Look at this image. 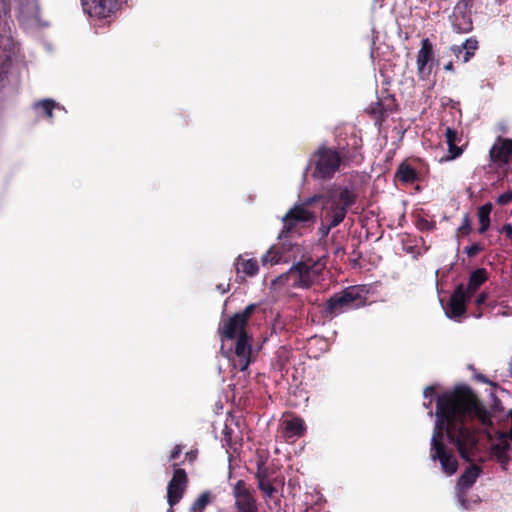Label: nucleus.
I'll list each match as a JSON object with an SVG mask.
<instances>
[{
  "label": "nucleus",
  "mask_w": 512,
  "mask_h": 512,
  "mask_svg": "<svg viewBox=\"0 0 512 512\" xmlns=\"http://www.w3.org/2000/svg\"><path fill=\"white\" fill-rule=\"evenodd\" d=\"M326 262L327 257L323 256L316 261L309 257L296 263L299 267L298 282L301 288L307 289L314 284L321 271L325 268Z\"/></svg>",
  "instance_id": "0eeeda50"
},
{
  "label": "nucleus",
  "mask_w": 512,
  "mask_h": 512,
  "mask_svg": "<svg viewBox=\"0 0 512 512\" xmlns=\"http://www.w3.org/2000/svg\"><path fill=\"white\" fill-rule=\"evenodd\" d=\"M315 221V213L305 208V204H295L282 218L283 227L279 233V238H288L296 233L298 229L308 227Z\"/></svg>",
  "instance_id": "39448f33"
},
{
  "label": "nucleus",
  "mask_w": 512,
  "mask_h": 512,
  "mask_svg": "<svg viewBox=\"0 0 512 512\" xmlns=\"http://www.w3.org/2000/svg\"><path fill=\"white\" fill-rule=\"evenodd\" d=\"M299 267L295 263L287 272L277 277L276 283L278 285L287 286L289 288H301L298 282Z\"/></svg>",
  "instance_id": "4be33fe9"
},
{
  "label": "nucleus",
  "mask_w": 512,
  "mask_h": 512,
  "mask_svg": "<svg viewBox=\"0 0 512 512\" xmlns=\"http://www.w3.org/2000/svg\"><path fill=\"white\" fill-rule=\"evenodd\" d=\"M283 435L286 439L300 438L306 431L305 422L300 417H293L283 421Z\"/></svg>",
  "instance_id": "a211bd4d"
},
{
  "label": "nucleus",
  "mask_w": 512,
  "mask_h": 512,
  "mask_svg": "<svg viewBox=\"0 0 512 512\" xmlns=\"http://www.w3.org/2000/svg\"><path fill=\"white\" fill-rule=\"evenodd\" d=\"M255 304H250L241 312H237L222 320L218 333L222 342L237 339L242 333H248L247 325L250 317L256 310Z\"/></svg>",
  "instance_id": "423d86ee"
},
{
  "label": "nucleus",
  "mask_w": 512,
  "mask_h": 512,
  "mask_svg": "<svg viewBox=\"0 0 512 512\" xmlns=\"http://www.w3.org/2000/svg\"><path fill=\"white\" fill-rule=\"evenodd\" d=\"M237 273L243 272L246 276L253 277L259 271L258 262L256 259L243 260L241 256L237 259L236 264Z\"/></svg>",
  "instance_id": "b1692460"
},
{
  "label": "nucleus",
  "mask_w": 512,
  "mask_h": 512,
  "mask_svg": "<svg viewBox=\"0 0 512 512\" xmlns=\"http://www.w3.org/2000/svg\"><path fill=\"white\" fill-rule=\"evenodd\" d=\"M475 379L479 382L489 384L491 386H495V383H493L491 380H489L484 374H481V373L476 374Z\"/></svg>",
  "instance_id": "37998d69"
},
{
  "label": "nucleus",
  "mask_w": 512,
  "mask_h": 512,
  "mask_svg": "<svg viewBox=\"0 0 512 512\" xmlns=\"http://www.w3.org/2000/svg\"><path fill=\"white\" fill-rule=\"evenodd\" d=\"M83 11L90 17H110L121 5V0H81Z\"/></svg>",
  "instance_id": "9b49d317"
},
{
  "label": "nucleus",
  "mask_w": 512,
  "mask_h": 512,
  "mask_svg": "<svg viewBox=\"0 0 512 512\" xmlns=\"http://www.w3.org/2000/svg\"><path fill=\"white\" fill-rule=\"evenodd\" d=\"M57 106L56 102L52 99H44L35 104V108L41 109L43 114L48 118H53V110Z\"/></svg>",
  "instance_id": "c756f323"
},
{
  "label": "nucleus",
  "mask_w": 512,
  "mask_h": 512,
  "mask_svg": "<svg viewBox=\"0 0 512 512\" xmlns=\"http://www.w3.org/2000/svg\"><path fill=\"white\" fill-rule=\"evenodd\" d=\"M472 231L470 215L466 213L462 219V223L457 229L459 236H468Z\"/></svg>",
  "instance_id": "2f4dec72"
},
{
  "label": "nucleus",
  "mask_w": 512,
  "mask_h": 512,
  "mask_svg": "<svg viewBox=\"0 0 512 512\" xmlns=\"http://www.w3.org/2000/svg\"><path fill=\"white\" fill-rule=\"evenodd\" d=\"M324 198L332 226H338L345 219L348 209L355 204L357 195L347 187H338L329 190Z\"/></svg>",
  "instance_id": "20e7f679"
},
{
  "label": "nucleus",
  "mask_w": 512,
  "mask_h": 512,
  "mask_svg": "<svg viewBox=\"0 0 512 512\" xmlns=\"http://www.w3.org/2000/svg\"><path fill=\"white\" fill-rule=\"evenodd\" d=\"M488 280V272L485 268H477L471 272L465 291L472 297L478 288Z\"/></svg>",
  "instance_id": "412c9836"
},
{
  "label": "nucleus",
  "mask_w": 512,
  "mask_h": 512,
  "mask_svg": "<svg viewBox=\"0 0 512 512\" xmlns=\"http://www.w3.org/2000/svg\"><path fill=\"white\" fill-rule=\"evenodd\" d=\"M509 448V443L506 440H502L500 443L492 446V452L499 462L504 463L508 459L507 453Z\"/></svg>",
  "instance_id": "cd10ccee"
},
{
  "label": "nucleus",
  "mask_w": 512,
  "mask_h": 512,
  "mask_svg": "<svg viewBox=\"0 0 512 512\" xmlns=\"http://www.w3.org/2000/svg\"><path fill=\"white\" fill-rule=\"evenodd\" d=\"M482 469L476 464L469 466L464 473L459 477L457 486L460 490H468L476 482L480 476Z\"/></svg>",
  "instance_id": "aec40b11"
},
{
  "label": "nucleus",
  "mask_w": 512,
  "mask_h": 512,
  "mask_svg": "<svg viewBox=\"0 0 512 512\" xmlns=\"http://www.w3.org/2000/svg\"><path fill=\"white\" fill-rule=\"evenodd\" d=\"M506 437L508 439L512 440V424H511L509 431L506 433Z\"/></svg>",
  "instance_id": "3c124183"
},
{
  "label": "nucleus",
  "mask_w": 512,
  "mask_h": 512,
  "mask_svg": "<svg viewBox=\"0 0 512 512\" xmlns=\"http://www.w3.org/2000/svg\"><path fill=\"white\" fill-rule=\"evenodd\" d=\"M430 457L433 461H439L441 470L448 476L457 472L458 461L453 452L445 445L430 448Z\"/></svg>",
  "instance_id": "f8f14e48"
},
{
  "label": "nucleus",
  "mask_w": 512,
  "mask_h": 512,
  "mask_svg": "<svg viewBox=\"0 0 512 512\" xmlns=\"http://www.w3.org/2000/svg\"><path fill=\"white\" fill-rule=\"evenodd\" d=\"M258 488H259L262 492H264V494H265L267 497H269V498L273 497L274 493L276 492L275 487L273 486V484H272V483H270V481H269V480H268V481H260V482L258 483Z\"/></svg>",
  "instance_id": "72a5a7b5"
},
{
  "label": "nucleus",
  "mask_w": 512,
  "mask_h": 512,
  "mask_svg": "<svg viewBox=\"0 0 512 512\" xmlns=\"http://www.w3.org/2000/svg\"><path fill=\"white\" fill-rule=\"evenodd\" d=\"M478 48V41L476 39L470 38L467 39L462 45H454L451 47L452 52L456 56L457 59H460L463 50H466L467 52H470L471 56H474L475 51Z\"/></svg>",
  "instance_id": "bb28decb"
},
{
  "label": "nucleus",
  "mask_w": 512,
  "mask_h": 512,
  "mask_svg": "<svg viewBox=\"0 0 512 512\" xmlns=\"http://www.w3.org/2000/svg\"><path fill=\"white\" fill-rule=\"evenodd\" d=\"M484 250V246L480 243H473L465 248V253L472 258Z\"/></svg>",
  "instance_id": "f704fd0d"
},
{
  "label": "nucleus",
  "mask_w": 512,
  "mask_h": 512,
  "mask_svg": "<svg viewBox=\"0 0 512 512\" xmlns=\"http://www.w3.org/2000/svg\"><path fill=\"white\" fill-rule=\"evenodd\" d=\"M499 232L504 234L508 239H512V225L510 223L504 224Z\"/></svg>",
  "instance_id": "ea45409f"
},
{
  "label": "nucleus",
  "mask_w": 512,
  "mask_h": 512,
  "mask_svg": "<svg viewBox=\"0 0 512 512\" xmlns=\"http://www.w3.org/2000/svg\"><path fill=\"white\" fill-rule=\"evenodd\" d=\"M466 491L467 490H460L459 489V493H458V500H459L462 508H464V509H468L469 508V502L466 499Z\"/></svg>",
  "instance_id": "4c0bfd02"
},
{
  "label": "nucleus",
  "mask_w": 512,
  "mask_h": 512,
  "mask_svg": "<svg viewBox=\"0 0 512 512\" xmlns=\"http://www.w3.org/2000/svg\"><path fill=\"white\" fill-rule=\"evenodd\" d=\"M512 201V189L499 195L496 199V203L500 206H505Z\"/></svg>",
  "instance_id": "c9c22d12"
},
{
  "label": "nucleus",
  "mask_w": 512,
  "mask_h": 512,
  "mask_svg": "<svg viewBox=\"0 0 512 512\" xmlns=\"http://www.w3.org/2000/svg\"><path fill=\"white\" fill-rule=\"evenodd\" d=\"M446 143L448 145V151L451 154V159H455L462 154V149L456 145L458 139L457 131L453 128L447 127L445 131Z\"/></svg>",
  "instance_id": "393cba45"
},
{
  "label": "nucleus",
  "mask_w": 512,
  "mask_h": 512,
  "mask_svg": "<svg viewBox=\"0 0 512 512\" xmlns=\"http://www.w3.org/2000/svg\"><path fill=\"white\" fill-rule=\"evenodd\" d=\"M366 303L367 297L363 289L359 286H350L327 299L321 309V315L324 319L332 320L342 313L364 307Z\"/></svg>",
  "instance_id": "f03ea898"
},
{
  "label": "nucleus",
  "mask_w": 512,
  "mask_h": 512,
  "mask_svg": "<svg viewBox=\"0 0 512 512\" xmlns=\"http://www.w3.org/2000/svg\"><path fill=\"white\" fill-rule=\"evenodd\" d=\"M342 157L335 148L320 146L310 158L313 167L312 177L319 180H330L340 169Z\"/></svg>",
  "instance_id": "7ed1b4c3"
},
{
  "label": "nucleus",
  "mask_w": 512,
  "mask_h": 512,
  "mask_svg": "<svg viewBox=\"0 0 512 512\" xmlns=\"http://www.w3.org/2000/svg\"><path fill=\"white\" fill-rule=\"evenodd\" d=\"M210 503V492H203L191 505V512H202Z\"/></svg>",
  "instance_id": "c85d7f7f"
},
{
  "label": "nucleus",
  "mask_w": 512,
  "mask_h": 512,
  "mask_svg": "<svg viewBox=\"0 0 512 512\" xmlns=\"http://www.w3.org/2000/svg\"><path fill=\"white\" fill-rule=\"evenodd\" d=\"M444 69L446 71H453L454 70V67H453V63L450 61L448 62L445 66H444Z\"/></svg>",
  "instance_id": "8fccbe9b"
},
{
  "label": "nucleus",
  "mask_w": 512,
  "mask_h": 512,
  "mask_svg": "<svg viewBox=\"0 0 512 512\" xmlns=\"http://www.w3.org/2000/svg\"><path fill=\"white\" fill-rule=\"evenodd\" d=\"M186 457L189 458L190 461L196 458V452L190 451L186 453Z\"/></svg>",
  "instance_id": "09e8293b"
},
{
  "label": "nucleus",
  "mask_w": 512,
  "mask_h": 512,
  "mask_svg": "<svg viewBox=\"0 0 512 512\" xmlns=\"http://www.w3.org/2000/svg\"><path fill=\"white\" fill-rule=\"evenodd\" d=\"M470 298L464 284L457 285L448 302V316L450 318L462 316L466 312V303Z\"/></svg>",
  "instance_id": "dca6fc26"
},
{
  "label": "nucleus",
  "mask_w": 512,
  "mask_h": 512,
  "mask_svg": "<svg viewBox=\"0 0 512 512\" xmlns=\"http://www.w3.org/2000/svg\"><path fill=\"white\" fill-rule=\"evenodd\" d=\"M177 466V463L173 464L174 472L167 485V502L171 508L183 498L188 485L186 471L182 468H177Z\"/></svg>",
  "instance_id": "6e6552de"
},
{
  "label": "nucleus",
  "mask_w": 512,
  "mask_h": 512,
  "mask_svg": "<svg viewBox=\"0 0 512 512\" xmlns=\"http://www.w3.org/2000/svg\"><path fill=\"white\" fill-rule=\"evenodd\" d=\"M493 205L488 202L478 208V220L480 227L478 229L479 234H484L490 227V214L492 212Z\"/></svg>",
  "instance_id": "5701e85b"
},
{
  "label": "nucleus",
  "mask_w": 512,
  "mask_h": 512,
  "mask_svg": "<svg viewBox=\"0 0 512 512\" xmlns=\"http://www.w3.org/2000/svg\"><path fill=\"white\" fill-rule=\"evenodd\" d=\"M218 289H221L222 293H225L228 290V288L226 289L222 285H219Z\"/></svg>",
  "instance_id": "603ef678"
},
{
  "label": "nucleus",
  "mask_w": 512,
  "mask_h": 512,
  "mask_svg": "<svg viewBox=\"0 0 512 512\" xmlns=\"http://www.w3.org/2000/svg\"><path fill=\"white\" fill-rule=\"evenodd\" d=\"M417 227L420 230L431 231L435 228V222L429 221L425 218H420L417 221Z\"/></svg>",
  "instance_id": "e433bc0d"
},
{
  "label": "nucleus",
  "mask_w": 512,
  "mask_h": 512,
  "mask_svg": "<svg viewBox=\"0 0 512 512\" xmlns=\"http://www.w3.org/2000/svg\"><path fill=\"white\" fill-rule=\"evenodd\" d=\"M435 416L431 447L445 445V435L460 458L473 463L479 453V438L476 429L467 426V422L476 419L485 427L493 425L489 411L478 396L467 385L456 386L437 397Z\"/></svg>",
  "instance_id": "f257e3e1"
},
{
  "label": "nucleus",
  "mask_w": 512,
  "mask_h": 512,
  "mask_svg": "<svg viewBox=\"0 0 512 512\" xmlns=\"http://www.w3.org/2000/svg\"><path fill=\"white\" fill-rule=\"evenodd\" d=\"M434 60L433 44L429 38L421 41V48L417 53V73L419 76H428L432 72V61Z\"/></svg>",
  "instance_id": "ddd939ff"
},
{
  "label": "nucleus",
  "mask_w": 512,
  "mask_h": 512,
  "mask_svg": "<svg viewBox=\"0 0 512 512\" xmlns=\"http://www.w3.org/2000/svg\"><path fill=\"white\" fill-rule=\"evenodd\" d=\"M431 404H432V400H430L427 404H426V403H424V406H425L426 408H429V407L431 406Z\"/></svg>",
  "instance_id": "864d4df0"
},
{
  "label": "nucleus",
  "mask_w": 512,
  "mask_h": 512,
  "mask_svg": "<svg viewBox=\"0 0 512 512\" xmlns=\"http://www.w3.org/2000/svg\"><path fill=\"white\" fill-rule=\"evenodd\" d=\"M361 148V140L359 139H354V144H353V151L350 152L348 149L346 148H341V157H342V162H354V163H360L362 161V155L360 154V152L358 151V149Z\"/></svg>",
  "instance_id": "a878e982"
},
{
  "label": "nucleus",
  "mask_w": 512,
  "mask_h": 512,
  "mask_svg": "<svg viewBox=\"0 0 512 512\" xmlns=\"http://www.w3.org/2000/svg\"><path fill=\"white\" fill-rule=\"evenodd\" d=\"M491 162L504 166L512 159V139L498 137L489 151Z\"/></svg>",
  "instance_id": "2eb2a0df"
},
{
  "label": "nucleus",
  "mask_w": 512,
  "mask_h": 512,
  "mask_svg": "<svg viewBox=\"0 0 512 512\" xmlns=\"http://www.w3.org/2000/svg\"><path fill=\"white\" fill-rule=\"evenodd\" d=\"M466 491L467 490H460L459 489V493H458V500H459L462 508H464V509H468L469 508V502L466 499Z\"/></svg>",
  "instance_id": "58836bf2"
},
{
  "label": "nucleus",
  "mask_w": 512,
  "mask_h": 512,
  "mask_svg": "<svg viewBox=\"0 0 512 512\" xmlns=\"http://www.w3.org/2000/svg\"><path fill=\"white\" fill-rule=\"evenodd\" d=\"M255 477L257 478L258 483L260 481H268L269 469L265 467V463L262 460L257 462V472L255 474Z\"/></svg>",
  "instance_id": "473e14b6"
},
{
  "label": "nucleus",
  "mask_w": 512,
  "mask_h": 512,
  "mask_svg": "<svg viewBox=\"0 0 512 512\" xmlns=\"http://www.w3.org/2000/svg\"><path fill=\"white\" fill-rule=\"evenodd\" d=\"M395 110L396 103L392 95H387L381 99L378 98L376 102L371 103L366 109L367 113L371 115L378 124H381L386 117Z\"/></svg>",
  "instance_id": "4468645a"
},
{
  "label": "nucleus",
  "mask_w": 512,
  "mask_h": 512,
  "mask_svg": "<svg viewBox=\"0 0 512 512\" xmlns=\"http://www.w3.org/2000/svg\"><path fill=\"white\" fill-rule=\"evenodd\" d=\"M472 58L470 52H467L466 50H463V54L459 60H461L463 63L468 62Z\"/></svg>",
  "instance_id": "de8ad7c7"
},
{
  "label": "nucleus",
  "mask_w": 512,
  "mask_h": 512,
  "mask_svg": "<svg viewBox=\"0 0 512 512\" xmlns=\"http://www.w3.org/2000/svg\"><path fill=\"white\" fill-rule=\"evenodd\" d=\"M450 20L453 29L458 33H467L473 28L470 14L467 12L466 3H459L455 6Z\"/></svg>",
  "instance_id": "f3484780"
},
{
  "label": "nucleus",
  "mask_w": 512,
  "mask_h": 512,
  "mask_svg": "<svg viewBox=\"0 0 512 512\" xmlns=\"http://www.w3.org/2000/svg\"><path fill=\"white\" fill-rule=\"evenodd\" d=\"M182 452V446L181 445H175L173 450L170 453L169 460L174 461L176 460Z\"/></svg>",
  "instance_id": "a19ab883"
},
{
  "label": "nucleus",
  "mask_w": 512,
  "mask_h": 512,
  "mask_svg": "<svg viewBox=\"0 0 512 512\" xmlns=\"http://www.w3.org/2000/svg\"><path fill=\"white\" fill-rule=\"evenodd\" d=\"M281 260V254L274 250L273 248H270L262 257L261 261L263 265L270 264L275 265L279 263Z\"/></svg>",
  "instance_id": "7c9ffc66"
},
{
  "label": "nucleus",
  "mask_w": 512,
  "mask_h": 512,
  "mask_svg": "<svg viewBox=\"0 0 512 512\" xmlns=\"http://www.w3.org/2000/svg\"><path fill=\"white\" fill-rule=\"evenodd\" d=\"M251 353L252 337L249 333H242L235 342L233 367L239 371H245L251 363Z\"/></svg>",
  "instance_id": "1a4fd4ad"
},
{
  "label": "nucleus",
  "mask_w": 512,
  "mask_h": 512,
  "mask_svg": "<svg viewBox=\"0 0 512 512\" xmlns=\"http://www.w3.org/2000/svg\"><path fill=\"white\" fill-rule=\"evenodd\" d=\"M320 198H323V196H313V197H310L308 199H306L304 202H302L301 204H305V208H307V206L311 205L312 203L318 201Z\"/></svg>",
  "instance_id": "49530a36"
},
{
  "label": "nucleus",
  "mask_w": 512,
  "mask_h": 512,
  "mask_svg": "<svg viewBox=\"0 0 512 512\" xmlns=\"http://www.w3.org/2000/svg\"><path fill=\"white\" fill-rule=\"evenodd\" d=\"M237 512H259L257 500L244 480H238L233 488Z\"/></svg>",
  "instance_id": "9d476101"
},
{
  "label": "nucleus",
  "mask_w": 512,
  "mask_h": 512,
  "mask_svg": "<svg viewBox=\"0 0 512 512\" xmlns=\"http://www.w3.org/2000/svg\"><path fill=\"white\" fill-rule=\"evenodd\" d=\"M486 299H487V294H486L485 292H482V293H480V294L476 297V299H475V304H476L478 307H480L482 304H484V303H485Z\"/></svg>",
  "instance_id": "c03bdc74"
},
{
  "label": "nucleus",
  "mask_w": 512,
  "mask_h": 512,
  "mask_svg": "<svg viewBox=\"0 0 512 512\" xmlns=\"http://www.w3.org/2000/svg\"><path fill=\"white\" fill-rule=\"evenodd\" d=\"M395 179L404 184H412L419 180V173L408 161H403L395 172Z\"/></svg>",
  "instance_id": "6ab92c4d"
},
{
  "label": "nucleus",
  "mask_w": 512,
  "mask_h": 512,
  "mask_svg": "<svg viewBox=\"0 0 512 512\" xmlns=\"http://www.w3.org/2000/svg\"><path fill=\"white\" fill-rule=\"evenodd\" d=\"M335 226H332V220L330 221V223L328 225H322L320 228H319V232L320 234L322 235V237H326L330 230L332 228H334Z\"/></svg>",
  "instance_id": "79ce46f5"
},
{
  "label": "nucleus",
  "mask_w": 512,
  "mask_h": 512,
  "mask_svg": "<svg viewBox=\"0 0 512 512\" xmlns=\"http://www.w3.org/2000/svg\"><path fill=\"white\" fill-rule=\"evenodd\" d=\"M436 393V388L434 386H427L425 389H424V397L427 398L429 396H432Z\"/></svg>",
  "instance_id": "a18cd8bd"
}]
</instances>
